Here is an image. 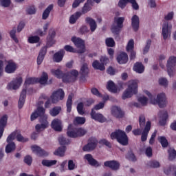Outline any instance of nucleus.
<instances>
[{"mask_svg": "<svg viewBox=\"0 0 176 176\" xmlns=\"http://www.w3.org/2000/svg\"><path fill=\"white\" fill-rule=\"evenodd\" d=\"M131 25L133 28V31L137 32V31L140 28V17H138V16H133V17L131 18Z\"/></svg>", "mask_w": 176, "mask_h": 176, "instance_id": "nucleus-24", "label": "nucleus"}, {"mask_svg": "<svg viewBox=\"0 0 176 176\" xmlns=\"http://www.w3.org/2000/svg\"><path fill=\"white\" fill-rule=\"evenodd\" d=\"M76 133H77V138L78 137H83L87 133V131H86L83 128H76Z\"/></svg>", "mask_w": 176, "mask_h": 176, "instance_id": "nucleus-53", "label": "nucleus"}, {"mask_svg": "<svg viewBox=\"0 0 176 176\" xmlns=\"http://www.w3.org/2000/svg\"><path fill=\"white\" fill-rule=\"evenodd\" d=\"M91 10V6H90V4L89 3H86L85 6L82 7V14H86L87 12H90Z\"/></svg>", "mask_w": 176, "mask_h": 176, "instance_id": "nucleus-51", "label": "nucleus"}, {"mask_svg": "<svg viewBox=\"0 0 176 176\" xmlns=\"http://www.w3.org/2000/svg\"><path fill=\"white\" fill-rule=\"evenodd\" d=\"M53 10V5H50L43 13V20H46L50 14V12Z\"/></svg>", "mask_w": 176, "mask_h": 176, "instance_id": "nucleus-39", "label": "nucleus"}, {"mask_svg": "<svg viewBox=\"0 0 176 176\" xmlns=\"http://www.w3.org/2000/svg\"><path fill=\"white\" fill-rule=\"evenodd\" d=\"M146 123V120L145 119V116L140 115L139 116V124H140V128L142 129L145 126Z\"/></svg>", "mask_w": 176, "mask_h": 176, "instance_id": "nucleus-50", "label": "nucleus"}, {"mask_svg": "<svg viewBox=\"0 0 176 176\" xmlns=\"http://www.w3.org/2000/svg\"><path fill=\"white\" fill-rule=\"evenodd\" d=\"M16 151V144L14 142H8L6 146V152L7 153H12V152Z\"/></svg>", "mask_w": 176, "mask_h": 176, "instance_id": "nucleus-35", "label": "nucleus"}, {"mask_svg": "<svg viewBox=\"0 0 176 176\" xmlns=\"http://www.w3.org/2000/svg\"><path fill=\"white\" fill-rule=\"evenodd\" d=\"M97 146V140L96 139H90L87 145L84 146L82 151L84 152H90V151H94Z\"/></svg>", "mask_w": 176, "mask_h": 176, "instance_id": "nucleus-11", "label": "nucleus"}, {"mask_svg": "<svg viewBox=\"0 0 176 176\" xmlns=\"http://www.w3.org/2000/svg\"><path fill=\"white\" fill-rule=\"evenodd\" d=\"M138 101L143 107H145L148 104V98L145 96H141L138 98Z\"/></svg>", "mask_w": 176, "mask_h": 176, "instance_id": "nucleus-59", "label": "nucleus"}, {"mask_svg": "<svg viewBox=\"0 0 176 176\" xmlns=\"http://www.w3.org/2000/svg\"><path fill=\"white\" fill-rule=\"evenodd\" d=\"M107 89L111 93H118V87L115 85V82L112 80H109L107 82Z\"/></svg>", "mask_w": 176, "mask_h": 176, "instance_id": "nucleus-32", "label": "nucleus"}, {"mask_svg": "<svg viewBox=\"0 0 176 176\" xmlns=\"http://www.w3.org/2000/svg\"><path fill=\"white\" fill-rule=\"evenodd\" d=\"M75 80H76V78H74V76L69 73L63 77V81L65 82H75Z\"/></svg>", "mask_w": 176, "mask_h": 176, "instance_id": "nucleus-41", "label": "nucleus"}, {"mask_svg": "<svg viewBox=\"0 0 176 176\" xmlns=\"http://www.w3.org/2000/svg\"><path fill=\"white\" fill-rule=\"evenodd\" d=\"M111 115L114 116V118H117L120 119L123 118L124 113L122 111V109L116 106H113L111 107Z\"/></svg>", "mask_w": 176, "mask_h": 176, "instance_id": "nucleus-14", "label": "nucleus"}, {"mask_svg": "<svg viewBox=\"0 0 176 176\" xmlns=\"http://www.w3.org/2000/svg\"><path fill=\"white\" fill-rule=\"evenodd\" d=\"M80 16H82V12H76L72 15L69 19L70 24H75Z\"/></svg>", "mask_w": 176, "mask_h": 176, "instance_id": "nucleus-34", "label": "nucleus"}, {"mask_svg": "<svg viewBox=\"0 0 176 176\" xmlns=\"http://www.w3.org/2000/svg\"><path fill=\"white\" fill-rule=\"evenodd\" d=\"M60 112H61V107H55L50 111V114L51 115V116L54 117V116H57V115H58Z\"/></svg>", "mask_w": 176, "mask_h": 176, "instance_id": "nucleus-42", "label": "nucleus"}, {"mask_svg": "<svg viewBox=\"0 0 176 176\" xmlns=\"http://www.w3.org/2000/svg\"><path fill=\"white\" fill-rule=\"evenodd\" d=\"M138 91V81L135 80H129L128 82V87L123 92L122 98V100H127L131 98L134 94Z\"/></svg>", "mask_w": 176, "mask_h": 176, "instance_id": "nucleus-2", "label": "nucleus"}, {"mask_svg": "<svg viewBox=\"0 0 176 176\" xmlns=\"http://www.w3.org/2000/svg\"><path fill=\"white\" fill-rule=\"evenodd\" d=\"M158 140L160 142L162 148H167V146H168V142L167 141V139H166V137L160 136L158 138Z\"/></svg>", "mask_w": 176, "mask_h": 176, "instance_id": "nucleus-43", "label": "nucleus"}, {"mask_svg": "<svg viewBox=\"0 0 176 176\" xmlns=\"http://www.w3.org/2000/svg\"><path fill=\"white\" fill-rule=\"evenodd\" d=\"M129 60V56H127V54L122 52L117 57V61L119 63V64H126L127 61Z\"/></svg>", "mask_w": 176, "mask_h": 176, "instance_id": "nucleus-30", "label": "nucleus"}, {"mask_svg": "<svg viewBox=\"0 0 176 176\" xmlns=\"http://www.w3.org/2000/svg\"><path fill=\"white\" fill-rule=\"evenodd\" d=\"M83 107H85V104L83 102H80L77 105V111L79 113V115H85V111H83Z\"/></svg>", "mask_w": 176, "mask_h": 176, "instance_id": "nucleus-55", "label": "nucleus"}, {"mask_svg": "<svg viewBox=\"0 0 176 176\" xmlns=\"http://www.w3.org/2000/svg\"><path fill=\"white\" fill-rule=\"evenodd\" d=\"M175 65H176V57H170L168 60L166 65L167 71L169 76H174L175 75Z\"/></svg>", "mask_w": 176, "mask_h": 176, "instance_id": "nucleus-8", "label": "nucleus"}, {"mask_svg": "<svg viewBox=\"0 0 176 176\" xmlns=\"http://www.w3.org/2000/svg\"><path fill=\"white\" fill-rule=\"evenodd\" d=\"M159 85L164 87H167V86H168V80H167L166 78H161L159 79Z\"/></svg>", "mask_w": 176, "mask_h": 176, "instance_id": "nucleus-56", "label": "nucleus"}, {"mask_svg": "<svg viewBox=\"0 0 176 176\" xmlns=\"http://www.w3.org/2000/svg\"><path fill=\"white\" fill-rule=\"evenodd\" d=\"M133 71L138 74H142L145 71V67H144L142 63L138 62L133 66Z\"/></svg>", "mask_w": 176, "mask_h": 176, "instance_id": "nucleus-31", "label": "nucleus"}, {"mask_svg": "<svg viewBox=\"0 0 176 176\" xmlns=\"http://www.w3.org/2000/svg\"><path fill=\"white\" fill-rule=\"evenodd\" d=\"M6 123H8V115H4L0 120V140L3 135V131H5Z\"/></svg>", "mask_w": 176, "mask_h": 176, "instance_id": "nucleus-18", "label": "nucleus"}, {"mask_svg": "<svg viewBox=\"0 0 176 176\" xmlns=\"http://www.w3.org/2000/svg\"><path fill=\"white\" fill-rule=\"evenodd\" d=\"M134 50V40L131 39L126 45V51L131 52L130 59L134 60L135 58V52Z\"/></svg>", "mask_w": 176, "mask_h": 176, "instance_id": "nucleus-17", "label": "nucleus"}, {"mask_svg": "<svg viewBox=\"0 0 176 176\" xmlns=\"http://www.w3.org/2000/svg\"><path fill=\"white\" fill-rule=\"evenodd\" d=\"M40 122L41 124H37L35 126L36 131L38 133L43 131V130H45V129H47V127L49 126V122H47V120H40Z\"/></svg>", "mask_w": 176, "mask_h": 176, "instance_id": "nucleus-19", "label": "nucleus"}, {"mask_svg": "<svg viewBox=\"0 0 176 176\" xmlns=\"http://www.w3.org/2000/svg\"><path fill=\"white\" fill-rule=\"evenodd\" d=\"M104 166H105V167H109V168H111V170H119L120 164H119V162L113 160L105 162L104 163Z\"/></svg>", "mask_w": 176, "mask_h": 176, "instance_id": "nucleus-22", "label": "nucleus"}, {"mask_svg": "<svg viewBox=\"0 0 176 176\" xmlns=\"http://www.w3.org/2000/svg\"><path fill=\"white\" fill-rule=\"evenodd\" d=\"M84 157L85 160H87L90 166H93L94 167H100L101 166V164H100L98 161L93 158V155H91V154H87Z\"/></svg>", "mask_w": 176, "mask_h": 176, "instance_id": "nucleus-16", "label": "nucleus"}, {"mask_svg": "<svg viewBox=\"0 0 176 176\" xmlns=\"http://www.w3.org/2000/svg\"><path fill=\"white\" fill-rule=\"evenodd\" d=\"M111 140H117L118 142L124 146L129 145V138L126 134V132L122 130H116V131L111 134Z\"/></svg>", "mask_w": 176, "mask_h": 176, "instance_id": "nucleus-3", "label": "nucleus"}, {"mask_svg": "<svg viewBox=\"0 0 176 176\" xmlns=\"http://www.w3.org/2000/svg\"><path fill=\"white\" fill-rule=\"evenodd\" d=\"M32 152H34L38 156H47L49 155L47 152L36 145L32 146Z\"/></svg>", "mask_w": 176, "mask_h": 176, "instance_id": "nucleus-20", "label": "nucleus"}, {"mask_svg": "<svg viewBox=\"0 0 176 176\" xmlns=\"http://www.w3.org/2000/svg\"><path fill=\"white\" fill-rule=\"evenodd\" d=\"M85 21H86L87 24H89L91 32H94V31H96V30H97V23L96 22V21L94 19H93L91 17L87 16L85 19Z\"/></svg>", "mask_w": 176, "mask_h": 176, "instance_id": "nucleus-26", "label": "nucleus"}, {"mask_svg": "<svg viewBox=\"0 0 176 176\" xmlns=\"http://www.w3.org/2000/svg\"><path fill=\"white\" fill-rule=\"evenodd\" d=\"M43 166H45V167H52V166H56L57 164V160H44L42 161Z\"/></svg>", "mask_w": 176, "mask_h": 176, "instance_id": "nucleus-38", "label": "nucleus"}, {"mask_svg": "<svg viewBox=\"0 0 176 176\" xmlns=\"http://www.w3.org/2000/svg\"><path fill=\"white\" fill-rule=\"evenodd\" d=\"M67 135L70 138H78L76 128H72V124H69L67 129Z\"/></svg>", "mask_w": 176, "mask_h": 176, "instance_id": "nucleus-29", "label": "nucleus"}, {"mask_svg": "<svg viewBox=\"0 0 176 176\" xmlns=\"http://www.w3.org/2000/svg\"><path fill=\"white\" fill-rule=\"evenodd\" d=\"M64 54H65V51H64V50H60L55 53L53 57L54 61H55V63H61L63 58H64Z\"/></svg>", "mask_w": 176, "mask_h": 176, "instance_id": "nucleus-25", "label": "nucleus"}, {"mask_svg": "<svg viewBox=\"0 0 176 176\" xmlns=\"http://www.w3.org/2000/svg\"><path fill=\"white\" fill-rule=\"evenodd\" d=\"M41 98H43V100H47L45 103V108H50V107H52V102L50 101V99L47 98V96L45 95H42Z\"/></svg>", "mask_w": 176, "mask_h": 176, "instance_id": "nucleus-60", "label": "nucleus"}, {"mask_svg": "<svg viewBox=\"0 0 176 176\" xmlns=\"http://www.w3.org/2000/svg\"><path fill=\"white\" fill-rule=\"evenodd\" d=\"M55 37L56 32L54 30H50L48 36H47L46 46L41 49L38 56L37 58L38 65H41L43 62L45 56H46V53L47 52V47H52V46L56 43V40H54Z\"/></svg>", "mask_w": 176, "mask_h": 176, "instance_id": "nucleus-1", "label": "nucleus"}, {"mask_svg": "<svg viewBox=\"0 0 176 176\" xmlns=\"http://www.w3.org/2000/svg\"><path fill=\"white\" fill-rule=\"evenodd\" d=\"M80 74L82 76H86L89 74V68L87 67V64L85 63L82 65L80 69Z\"/></svg>", "mask_w": 176, "mask_h": 176, "instance_id": "nucleus-45", "label": "nucleus"}, {"mask_svg": "<svg viewBox=\"0 0 176 176\" xmlns=\"http://www.w3.org/2000/svg\"><path fill=\"white\" fill-rule=\"evenodd\" d=\"M17 69V65L13 60H9L5 67V71L7 74H13Z\"/></svg>", "mask_w": 176, "mask_h": 176, "instance_id": "nucleus-13", "label": "nucleus"}, {"mask_svg": "<svg viewBox=\"0 0 176 176\" xmlns=\"http://www.w3.org/2000/svg\"><path fill=\"white\" fill-rule=\"evenodd\" d=\"M78 166L76 164H75V162H74V160H69L68 161V170L72 171V170H75Z\"/></svg>", "mask_w": 176, "mask_h": 176, "instance_id": "nucleus-58", "label": "nucleus"}, {"mask_svg": "<svg viewBox=\"0 0 176 176\" xmlns=\"http://www.w3.org/2000/svg\"><path fill=\"white\" fill-rule=\"evenodd\" d=\"M23 83V78L21 77H18L15 80H13L8 85V90H17L21 86Z\"/></svg>", "mask_w": 176, "mask_h": 176, "instance_id": "nucleus-10", "label": "nucleus"}, {"mask_svg": "<svg viewBox=\"0 0 176 176\" xmlns=\"http://www.w3.org/2000/svg\"><path fill=\"white\" fill-rule=\"evenodd\" d=\"M35 111L40 118V120H47V115L45 113L46 110L42 107H38Z\"/></svg>", "mask_w": 176, "mask_h": 176, "instance_id": "nucleus-23", "label": "nucleus"}, {"mask_svg": "<svg viewBox=\"0 0 176 176\" xmlns=\"http://www.w3.org/2000/svg\"><path fill=\"white\" fill-rule=\"evenodd\" d=\"M17 31V29L16 28H13V29L10 32V37L16 43H19V39H17V37L16 36V32Z\"/></svg>", "mask_w": 176, "mask_h": 176, "instance_id": "nucleus-44", "label": "nucleus"}, {"mask_svg": "<svg viewBox=\"0 0 176 176\" xmlns=\"http://www.w3.org/2000/svg\"><path fill=\"white\" fill-rule=\"evenodd\" d=\"M27 94V88L23 89L21 93L19 100L18 102L19 109H21L24 105V102H25V97Z\"/></svg>", "mask_w": 176, "mask_h": 176, "instance_id": "nucleus-27", "label": "nucleus"}, {"mask_svg": "<svg viewBox=\"0 0 176 176\" xmlns=\"http://www.w3.org/2000/svg\"><path fill=\"white\" fill-rule=\"evenodd\" d=\"M67 148L65 146H60L57 150H56L54 153V155L56 156H60V157H63L64 155L65 154V151Z\"/></svg>", "mask_w": 176, "mask_h": 176, "instance_id": "nucleus-36", "label": "nucleus"}, {"mask_svg": "<svg viewBox=\"0 0 176 176\" xmlns=\"http://www.w3.org/2000/svg\"><path fill=\"white\" fill-rule=\"evenodd\" d=\"M92 67L94 69H99V71H105V66L104 63H100L98 60H94L92 63Z\"/></svg>", "mask_w": 176, "mask_h": 176, "instance_id": "nucleus-33", "label": "nucleus"}, {"mask_svg": "<svg viewBox=\"0 0 176 176\" xmlns=\"http://www.w3.org/2000/svg\"><path fill=\"white\" fill-rule=\"evenodd\" d=\"M26 12L28 14H35V13H36V10L34 6H32L27 8Z\"/></svg>", "mask_w": 176, "mask_h": 176, "instance_id": "nucleus-63", "label": "nucleus"}, {"mask_svg": "<svg viewBox=\"0 0 176 176\" xmlns=\"http://www.w3.org/2000/svg\"><path fill=\"white\" fill-rule=\"evenodd\" d=\"M105 42L108 47H113V46H115V41L112 38H106Z\"/></svg>", "mask_w": 176, "mask_h": 176, "instance_id": "nucleus-57", "label": "nucleus"}, {"mask_svg": "<svg viewBox=\"0 0 176 176\" xmlns=\"http://www.w3.org/2000/svg\"><path fill=\"white\" fill-rule=\"evenodd\" d=\"M91 119H94V120H96L97 122H100V123H104L107 119H105V117L100 113H96L94 111V109H92L91 112Z\"/></svg>", "mask_w": 176, "mask_h": 176, "instance_id": "nucleus-12", "label": "nucleus"}, {"mask_svg": "<svg viewBox=\"0 0 176 176\" xmlns=\"http://www.w3.org/2000/svg\"><path fill=\"white\" fill-rule=\"evenodd\" d=\"M51 126L55 131H61L63 130V124L61 120L58 119H54L52 122Z\"/></svg>", "mask_w": 176, "mask_h": 176, "instance_id": "nucleus-21", "label": "nucleus"}, {"mask_svg": "<svg viewBox=\"0 0 176 176\" xmlns=\"http://www.w3.org/2000/svg\"><path fill=\"white\" fill-rule=\"evenodd\" d=\"M127 159L129 160H131V162H135L137 160V158H135V155H134V153H133L132 151H129L126 155Z\"/></svg>", "mask_w": 176, "mask_h": 176, "instance_id": "nucleus-64", "label": "nucleus"}, {"mask_svg": "<svg viewBox=\"0 0 176 176\" xmlns=\"http://www.w3.org/2000/svg\"><path fill=\"white\" fill-rule=\"evenodd\" d=\"M123 23H124V17L117 18L111 27V31L113 34H116V39L117 41H120L119 33L123 27Z\"/></svg>", "mask_w": 176, "mask_h": 176, "instance_id": "nucleus-4", "label": "nucleus"}, {"mask_svg": "<svg viewBox=\"0 0 176 176\" xmlns=\"http://www.w3.org/2000/svg\"><path fill=\"white\" fill-rule=\"evenodd\" d=\"M151 131V122L150 121H147L146 125L144 126V129L142 133L141 140L142 142H145L148 139V134H149V131Z\"/></svg>", "mask_w": 176, "mask_h": 176, "instance_id": "nucleus-15", "label": "nucleus"}, {"mask_svg": "<svg viewBox=\"0 0 176 176\" xmlns=\"http://www.w3.org/2000/svg\"><path fill=\"white\" fill-rule=\"evenodd\" d=\"M86 118L83 117H76L74 120V124H85Z\"/></svg>", "mask_w": 176, "mask_h": 176, "instance_id": "nucleus-47", "label": "nucleus"}, {"mask_svg": "<svg viewBox=\"0 0 176 176\" xmlns=\"http://www.w3.org/2000/svg\"><path fill=\"white\" fill-rule=\"evenodd\" d=\"M151 43H152V40L148 39L146 41V46L144 47V48L143 50L144 54H146V53H148V52H149V49L151 48Z\"/></svg>", "mask_w": 176, "mask_h": 176, "instance_id": "nucleus-52", "label": "nucleus"}, {"mask_svg": "<svg viewBox=\"0 0 176 176\" xmlns=\"http://www.w3.org/2000/svg\"><path fill=\"white\" fill-rule=\"evenodd\" d=\"M144 93L145 94H146V96H148L152 104H158L160 108H164V105H166V94H159L157 96V99L155 100H153V96H152V94H150L149 91H145Z\"/></svg>", "mask_w": 176, "mask_h": 176, "instance_id": "nucleus-5", "label": "nucleus"}, {"mask_svg": "<svg viewBox=\"0 0 176 176\" xmlns=\"http://www.w3.org/2000/svg\"><path fill=\"white\" fill-rule=\"evenodd\" d=\"M65 96V94L64 93V91L61 89H58V91L54 92L51 96L52 102L53 104H56V102H58L60 100H63Z\"/></svg>", "mask_w": 176, "mask_h": 176, "instance_id": "nucleus-9", "label": "nucleus"}, {"mask_svg": "<svg viewBox=\"0 0 176 176\" xmlns=\"http://www.w3.org/2000/svg\"><path fill=\"white\" fill-rule=\"evenodd\" d=\"M58 141L60 145H67L69 144V140L65 138L63 136H59Z\"/></svg>", "mask_w": 176, "mask_h": 176, "instance_id": "nucleus-54", "label": "nucleus"}, {"mask_svg": "<svg viewBox=\"0 0 176 176\" xmlns=\"http://www.w3.org/2000/svg\"><path fill=\"white\" fill-rule=\"evenodd\" d=\"M73 97H74V94H70L67 100V111L69 113L71 112L72 109V98Z\"/></svg>", "mask_w": 176, "mask_h": 176, "instance_id": "nucleus-37", "label": "nucleus"}, {"mask_svg": "<svg viewBox=\"0 0 176 176\" xmlns=\"http://www.w3.org/2000/svg\"><path fill=\"white\" fill-rule=\"evenodd\" d=\"M16 135H17V131L12 132L9 136L7 138V142H12L14 138H16Z\"/></svg>", "mask_w": 176, "mask_h": 176, "instance_id": "nucleus-62", "label": "nucleus"}, {"mask_svg": "<svg viewBox=\"0 0 176 176\" xmlns=\"http://www.w3.org/2000/svg\"><path fill=\"white\" fill-rule=\"evenodd\" d=\"M47 79H49L47 73L43 72L41 77L38 80V82L41 85H46V83H47Z\"/></svg>", "mask_w": 176, "mask_h": 176, "instance_id": "nucleus-40", "label": "nucleus"}, {"mask_svg": "<svg viewBox=\"0 0 176 176\" xmlns=\"http://www.w3.org/2000/svg\"><path fill=\"white\" fill-rule=\"evenodd\" d=\"M72 42L75 45L76 47L79 49L77 51V53H80L82 54V53H85L86 52V48L85 47V41H83L80 38L78 37H73L72 38Z\"/></svg>", "mask_w": 176, "mask_h": 176, "instance_id": "nucleus-7", "label": "nucleus"}, {"mask_svg": "<svg viewBox=\"0 0 176 176\" xmlns=\"http://www.w3.org/2000/svg\"><path fill=\"white\" fill-rule=\"evenodd\" d=\"M38 82V79L35 78H28L25 80V85H34Z\"/></svg>", "mask_w": 176, "mask_h": 176, "instance_id": "nucleus-61", "label": "nucleus"}, {"mask_svg": "<svg viewBox=\"0 0 176 176\" xmlns=\"http://www.w3.org/2000/svg\"><path fill=\"white\" fill-rule=\"evenodd\" d=\"M160 116V124L161 126H164L166 123L167 118H168V114L166 111H161L159 113Z\"/></svg>", "mask_w": 176, "mask_h": 176, "instance_id": "nucleus-28", "label": "nucleus"}, {"mask_svg": "<svg viewBox=\"0 0 176 176\" xmlns=\"http://www.w3.org/2000/svg\"><path fill=\"white\" fill-rule=\"evenodd\" d=\"M168 159L169 160H174V159H175L176 157V151L174 148H169L168 151Z\"/></svg>", "mask_w": 176, "mask_h": 176, "instance_id": "nucleus-48", "label": "nucleus"}, {"mask_svg": "<svg viewBox=\"0 0 176 176\" xmlns=\"http://www.w3.org/2000/svg\"><path fill=\"white\" fill-rule=\"evenodd\" d=\"M51 73L52 74V75H54L55 76H56V78H64V76H63V72L57 69H51Z\"/></svg>", "mask_w": 176, "mask_h": 176, "instance_id": "nucleus-46", "label": "nucleus"}, {"mask_svg": "<svg viewBox=\"0 0 176 176\" xmlns=\"http://www.w3.org/2000/svg\"><path fill=\"white\" fill-rule=\"evenodd\" d=\"M172 31H173V25L170 23L164 22L162 24V35L164 41H166V39H168V38L171 36Z\"/></svg>", "mask_w": 176, "mask_h": 176, "instance_id": "nucleus-6", "label": "nucleus"}, {"mask_svg": "<svg viewBox=\"0 0 176 176\" xmlns=\"http://www.w3.org/2000/svg\"><path fill=\"white\" fill-rule=\"evenodd\" d=\"M41 41V38L38 36H32L28 38L29 43H38Z\"/></svg>", "mask_w": 176, "mask_h": 176, "instance_id": "nucleus-49", "label": "nucleus"}]
</instances>
